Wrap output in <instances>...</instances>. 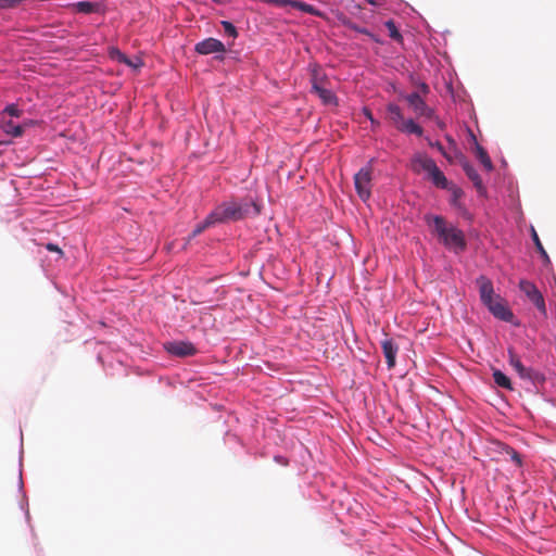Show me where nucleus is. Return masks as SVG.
<instances>
[{
    "mask_svg": "<svg viewBox=\"0 0 556 556\" xmlns=\"http://www.w3.org/2000/svg\"><path fill=\"white\" fill-rule=\"evenodd\" d=\"M435 162L425 155V154H416L413 159H412V169L413 172L419 174L420 172H426L427 174L431 170V168L433 166H435Z\"/></svg>",
    "mask_w": 556,
    "mask_h": 556,
    "instance_id": "f8f14e48",
    "label": "nucleus"
},
{
    "mask_svg": "<svg viewBox=\"0 0 556 556\" xmlns=\"http://www.w3.org/2000/svg\"><path fill=\"white\" fill-rule=\"evenodd\" d=\"M428 178L432 181V184L440 189L448 188L451 184L445 175L441 172L438 165L433 166L431 170L428 173Z\"/></svg>",
    "mask_w": 556,
    "mask_h": 556,
    "instance_id": "dca6fc26",
    "label": "nucleus"
},
{
    "mask_svg": "<svg viewBox=\"0 0 556 556\" xmlns=\"http://www.w3.org/2000/svg\"><path fill=\"white\" fill-rule=\"evenodd\" d=\"M287 1L288 2L285 3L281 8H286V7L290 5L294 9L305 12V13H309V14H314V15L317 14V11L315 10V8L308 3H305L302 1H296V0H287Z\"/></svg>",
    "mask_w": 556,
    "mask_h": 556,
    "instance_id": "4be33fe9",
    "label": "nucleus"
},
{
    "mask_svg": "<svg viewBox=\"0 0 556 556\" xmlns=\"http://www.w3.org/2000/svg\"><path fill=\"white\" fill-rule=\"evenodd\" d=\"M532 239H533V241H534V244H535V247H536L538 251H539V252H540V254L542 255V257H543L545 261H547V262H548V261H549L548 255H547V253H546L545 249L543 248V244L541 243L540 238H539V236H538V233L535 232V230H534V229H532Z\"/></svg>",
    "mask_w": 556,
    "mask_h": 556,
    "instance_id": "cd10ccee",
    "label": "nucleus"
},
{
    "mask_svg": "<svg viewBox=\"0 0 556 556\" xmlns=\"http://www.w3.org/2000/svg\"><path fill=\"white\" fill-rule=\"evenodd\" d=\"M445 190H448L451 192V203L453 205H456L458 200L464 194L463 190L452 182L448 185V188H446Z\"/></svg>",
    "mask_w": 556,
    "mask_h": 556,
    "instance_id": "393cba45",
    "label": "nucleus"
},
{
    "mask_svg": "<svg viewBox=\"0 0 556 556\" xmlns=\"http://www.w3.org/2000/svg\"><path fill=\"white\" fill-rule=\"evenodd\" d=\"M216 224L214 218H211V214L205 218L204 222H202L201 224H199L192 231V233L190 235V237L188 238V242L192 239V238H195L197 236H199L200 233H202L206 228H208L210 226Z\"/></svg>",
    "mask_w": 556,
    "mask_h": 556,
    "instance_id": "b1692460",
    "label": "nucleus"
},
{
    "mask_svg": "<svg viewBox=\"0 0 556 556\" xmlns=\"http://www.w3.org/2000/svg\"><path fill=\"white\" fill-rule=\"evenodd\" d=\"M435 147H437V149H439V151H440V152H441V153H442V154H443V155H444V156H445L450 162H452L451 156H450V155H447V154L444 152L443 147H442V144H441L440 142H437V143H435Z\"/></svg>",
    "mask_w": 556,
    "mask_h": 556,
    "instance_id": "c9c22d12",
    "label": "nucleus"
},
{
    "mask_svg": "<svg viewBox=\"0 0 556 556\" xmlns=\"http://www.w3.org/2000/svg\"><path fill=\"white\" fill-rule=\"evenodd\" d=\"M123 64H126L127 66H129L131 68H139L142 66V61L139 58H135L132 60V59H129L128 56H126V62H123Z\"/></svg>",
    "mask_w": 556,
    "mask_h": 556,
    "instance_id": "7c9ffc66",
    "label": "nucleus"
},
{
    "mask_svg": "<svg viewBox=\"0 0 556 556\" xmlns=\"http://www.w3.org/2000/svg\"><path fill=\"white\" fill-rule=\"evenodd\" d=\"M372 168L370 165L362 167L354 175V185L357 195L365 202L371 195Z\"/></svg>",
    "mask_w": 556,
    "mask_h": 556,
    "instance_id": "20e7f679",
    "label": "nucleus"
},
{
    "mask_svg": "<svg viewBox=\"0 0 556 556\" xmlns=\"http://www.w3.org/2000/svg\"><path fill=\"white\" fill-rule=\"evenodd\" d=\"M520 290L525 293L527 299L536 307V309L545 317L547 315L545 300L536 286L526 279L519 282Z\"/></svg>",
    "mask_w": 556,
    "mask_h": 556,
    "instance_id": "39448f33",
    "label": "nucleus"
},
{
    "mask_svg": "<svg viewBox=\"0 0 556 556\" xmlns=\"http://www.w3.org/2000/svg\"><path fill=\"white\" fill-rule=\"evenodd\" d=\"M73 9L78 13L90 14L100 10V4L91 1H78L72 4Z\"/></svg>",
    "mask_w": 556,
    "mask_h": 556,
    "instance_id": "f3484780",
    "label": "nucleus"
},
{
    "mask_svg": "<svg viewBox=\"0 0 556 556\" xmlns=\"http://www.w3.org/2000/svg\"><path fill=\"white\" fill-rule=\"evenodd\" d=\"M260 214V208L254 202H225L218 205L212 213L211 218L215 223H225L229 220H239L247 216H256Z\"/></svg>",
    "mask_w": 556,
    "mask_h": 556,
    "instance_id": "f03ea898",
    "label": "nucleus"
},
{
    "mask_svg": "<svg viewBox=\"0 0 556 556\" xmlns=\"http://www.w3.org/2000/svg\"><path fill=\"white\" fill-rule=\"evenodd\" d=\"M384 26L386 28L388 29L389 31V36L396 40V41H400L402 39V35L400 34L394 21L392 20H389L384 23Z\"/></svg>",
    "mask_w": 556,
    "mask_h": 556,
    "instance_id": "a878e982",
    "label": "nucleus"
},
{
    "mask_svg": "<svg viewBox=\"0 0 556 556\" xmlns=\"http://www.w3.org/2000/svg\"><path fill=\"white\" fill-rule=\"evenodd\" d=\"M476 155L486 172H491L493 169V163L488 152L479 144L476 147Z\"/></svg>",
    "mask_w": 556,
    "mask_h": 556,
    "instance_id": "412c9836",
    "label": "nucleus"
},
{
    "mask_svg": "<svg viewBox=\"0 0 556 556\" xmlns=\"http://www.w3.org/2000/svg\"><path fill=\"white\" fill-rule=\"evenodd\" d=\"M462 167L466 173L467 177L472 181L477 191L480 194L485 193V188L483 186L482 179L479 176L478 172L475 169V167L465 159L462 161Z\"/></svg>",
    "mask_w": 556,
    "mask_h": 556,
    "instance_id": "ddd939ff",
    "label": "nucleus"
},
{
    "mask_svg": "<svg viewBox=\"0 0 556 556\" xmlns=\"http://www.w3.org/2000/svg\"><path fill=\"white\" fill-rule=\"evenodd\" d=\"M371 125H372V127H375V126H378L379 123L377 121H375L374 123H371Z\"/></svg>",
    "mask_w": 556,
    "mask_h": 556,
    "instance_id": "ea45409f",
    "label": "nucleus"
},
{
    "mask_svg": "<svg viewBox=\"0 0 556 556\" xmlns=\"http://www.w3.org/2000/svg\"><path fill=\"white\" fill-rule=\"evenodd\" d=\"M222 26L224 28V31L230 36V37H233L236 38L238 33H237V29L236 27L232 25V23L228 22V21H223L222 22Z\"/></svg>",
    "mask_w": 556,
    "mask_h": 556,
    "instance_id": "c756f323",
    "label": "nucleus"
},
{
    "mask_svg": "<svg viewBox=\"0 0 556 556\" xmlns=\"http://www.w3.org/2000/svg\"><path fill=\"white\" fill-rule=\"evenodd\" d=\"M498 447V453L509 456L510 460L514 462L518 467L522 466L521 455L515 448L504 443H500Z\"/></svg>",
    "mask_w": 556,
    "mask_h": 556,
    "instance_id": "6ab92c4d",
    "label": "nucleus"
},
{
    "mask_svg": "<svg viewBox=\"0 0 556 556\" xmlns=\"http://www.w3.org/2000/svg\"><path fill=\"white\" fill-rule=\"evenodd\" d=\"M21 114H22V111L15 104L8 105L2 112V116H5V117L9 116L10 118L20 117Z\"/></svg>",
    "mask_w": 556,
    "mask_h": 556,
    "instance_id": "bb28decb",
    "label": "nucleus"
},
{
    "mask_svg": "<svg viewBox=\"0 0 556 556\" xmlns=\"http://www.w3.org/2000/svg\"><path fill=\"white\" fill-rule=\"evenodd\" d=\"M382 352L387 361V365L389 368H393L395 366V357L397 353V345L394 344L392 340L386 339L381 343Z\"/></svg>",
    "mask_w": 556,
    "mask_h": 556,
    "instance_id": "4468645a",
    "label": "nucleus"
},
{
    "mask_svg": "<svg viewBox=\"0 0 556 556\" xmlns=\"http://www.w3.org/2000/svg\"><path fill=\"white\" fill-rule=\"evenodd\" d=\"M397 130L406 134H414L416 136H421L424 130L417 125L413 119H405L401 125H399Z\"/></svg>",
    "mask_w": 556,
    "mask_h": 556,
    "instance_id": "aec40b11",
    "label": "nucleus"
},
{
    "mask_svg": "<svg viewBox=\"0 0 556 556\" xmlns=\"http://www.w3.org/2000/svg\"><path fill=\"white\" fill-rule=\"evenodd\" d=\"M364 114L366 115V117H368L370 119L371 123L375 122L372 114L368 109H364Z\"/></svg>",
    "mask_w": 556,
    "mask_h": 556,
    "instance_id": "e433bc0d",
    "label": "nucleus"
},
{
    "mask_svg": "<svg viewBox=\"0 0 556 556\" xmlns=\"http://www.w3.org/2000/svg\"><path fill=\"white\" fill-rule=\"evenodd\" d=\"M424 219L431 232L434 233L440 242L447 249L455 252H463L466 249V240L462 230L448 224L443 216L426 214Z\"/></svg>",
    "mask_w": 556,
    "mask_h": 556,
    "instance_id": "f257e3e1",
    "label": "nucleus"
},
{
    "mask_svg": "<svg viewBox=\"0 0 556 556\" xmlns=\"http://www.w3.org/2000/svg\"><path fill=\"white\" fill-rule=\"evenodd\" d=\"M195 51L200 54H211L215 52H225V45L215 38L204 39L195 45Z\"/></svg>",
    "mask_w": 556,
    "mask_h": 556,
    "instance_id": "1a4fd4ad",
    "label": "nucleus"
},
{
    "mask_svg": "<svg viewBox=\"0 0 556 556\" xmlns=\"http://www.w3.org/2000/svg\"><path fill=\"white\" fill-rule=\"evenodd\" d=\"M110 58L118 63L126 62V54L117 48H111L109 51Z\"/></svg>",
    "mask_w": 556,
    "mask_h": 556,
    "instance_id": "c85d7f7f",
    "label": "nucleus"
},
{
    "mask_svg": "<svg viewBox=\"0 0 556 556\" xmlns=\"http://www.w3.org/2000/svg\"><path fill=\"white\" fill-rule=\"evenodd\" d=\"M17 4L18 0H0V9L15 8Z\"/></svg>",
    "mask_w": 556,
    "mask_h": 556,
    "instance_id": "2f4dec72",
    "label": "nucleus"
},
{
    "mask_svg": "<svg viewBox=\"0 0 556 556\" xmlns=\"http://www.w3.org/2000/svg\"><path fill=\"white\" fill-rule=\"evenodd\" d=\"M366 1H367L368 3H370V4H374V5L376 4V1H375V0H366Z\"/></svg>",
    "mask_w": 556,
    "mask_h": 556,
    "instance_id": "58836bf2",
    "label": "nucleus"
},
{
    "mask_svg": "<svg viewBox=\"0 0 556 556\" xmlns=\"http://www.w3.org/2000/svg\"><path fill=\"white\" fill-rule=\"evenodd\" d=\"M489 311L498 319L504 321H511L514 318L513 312L506 306L501 296H496L491 303L485 305Z\"/></svg>",
    "mask_w": 556,
    "mask_h": 556,
    "instance_id": "6e6552de",
    "label": "nucleus"
},
{
    "mask_svg": "<svg viewBox=\"0 0 556 556\" xmlns=\"http://www.w3.org/2000/svg\"><path fill=\"white\" fill-rule=\"evenodd\" d=\"M166 350L170 354H173L175 356H180V357L191 356V355H194L197 352V349L194 348V345L192 343L182 342V341L168 343L166 345Z\"/></svg>",
    "mask_w": 556,
    "mask_h": 556,
    "instance_id": "9b49d317",
    "label": "nucleus"
},
{
    "mask_svg": "<svg viewBox=\"0 0 556 556\" xmlns=\"http://www.w3.org/2000/svg\"><path fill=\"white\" fill-rule=\"evenodd\" d=\"M477 283L479 286L480 299L484 305L496 299L497 295L494 293L493 283L490 279L481 276L477 279Z\"/></svg>",
    "mask_w": 556,
    "mask_h": 556,
    "instance_id": "9d476101",
    "label": "nucleus"
},
{
    "mask_svg": "<svg viewBox=\"0 0 556 556\" xmlns=\"http://www.w3.org/2000/svg\"><path fill=\"white\" fill-rule=\"evenodd\" d=\"M0 125L1 129L12 137L17 138L24 134V126L15 124L12 118L7 119L5 116H1Z\"/></svg>",
    "mask_w": 556,
    "mask_h": 556,
    "instance_id": "2eb2a0df",
    "label": "nucleus"
},
{
    "mask_svg": "<svg viewBox=\"0 0 556 556\" xmlns=\"http://www.w3.org/2000/svg\"><path fill=\"white\" fill-rule=\"evenodd\" d=\"M493 379L498 387L504 388L506 390H513L510 379L501 370L495 369L493 371Z\"/></svg>",
    "mask_w": 556,
    "mask_h": 556,
    "instance_id": "5701e85b",
    "label": "nucleus"
},
{
    "mask_svg": "<svg viewBox=\"0 0 556 556\" xmlns=\"http://www.w3.org/2000/svg\"><path fill=\"white\" fill-rule=\"evenodd\" d=\"M312 92L315 93L325 105H337L338 98L329 88V80L318 65L311 68Z\"/></svg>",
    "mask_w": 556,
    "mask_h": 556,
    "instance_id": "7ed1b4c3",
    "label": "nucleus"
},
{
    "mask_svg": "<svg viewBox=\"0 0 556 556\" xmlns=\"http://www.w3.org/2000/svg\"><path fill=\"white\" fill-rule=\"evenodd\" d=\"M348 26L357 31V33H361V34H365L367 36H370V37H374L366 28H362V27H358L357 25L353 24V23H349Z\"/></svg>",
    "mask_w": 556,
    "mask_h": 556,
    "instance_id": "473e14b6",
    "label": "nucleus"
},
{
    "mask_svg": "<svg viewBox=\"0 0 556 556\" xmlns=\"http://www.w3.org/2000/svg\"><path fill=\"white\" fill-rule=\"evenodd\" d=\"M387 112L389 119L397 129L399 125H401L405 121L400 106L394 103H390L387 106Z\"/></svg>",
    "mask_w": 556,
    "mask_h": 556,
    "instance_id": "a211bd4d",
    "label": "nucleus"
},
{
    "mask_svg": "<svg viewBox=\"0 0 556 556\" xmlns=\"http://www.w3.org/2000/svg\"><path fill=\"white\" fill-rule=\"evenodd\" d=\"M216 3H225L227 0H213Z\"/></svg>",
    "mask_w": 556,
    "mask_h": 556,
    "instance_id": "4c0bfd02",
    "label": "nucleus"
},
{
    "mask_svg": "<svg viewBox=\"0 0 556 556\" xmlns=\"http://www.w3.org/2000/svg\"><path fill=\"white\" fill-rule=\"evenodd\" d=\"M47 250L48 251H51V252H58L59 254H63L62 250L54 243H48L46 245Z\"/></svg>",
    "mask_w": 556,
    "mask_h": 556,
    "instance_id": "f704fd0d",
    "label": "nucleus"
},
{
    "mask_svg": "<svg viewBox=\"0 0 556 556\" xmlns=\"http://www.w3.org/2000/svg\"><path fill=\"white\" fill-rule=\"evenodd\" d=\"M429 91H430L429 86L426 83H420L418 85V91L417 92H419L421 94V97L422 96H427L429 93Z\"/></svg>",
    "mask_w": 556,
    "mask_h": 556,
    "instance_id": "72a5a7b5",
    "label": "nucleus"
},
{
    "mask_svg": "<svg viewBox=\"0 0 556 556\" xmlns=\"http://www.w3.org/2000/svg\"><path fill=\"white\" fill-rule=\"evenodd\" d=\"M405 99L417 116H424L429 119L434 118V111L426 104L419 92H412Z\"/></svg>",
    "mask_w": 556,
    "mask_h": 556,
    "instance_id": "0eeeda50",
    "label": "nucleus"
},
{
    "mask_svg": "<svg viewBox=\"0 0 556 556\" xmlns=\"http://www.w3.org/2000/svg\"><path fill=\"white\" fill-rule=\"evenodd\" d=\"M508 361L509 364L514 367V369L518 372L520 378L529 379L532 381H543L544 377L536 370L532 368H527L522 365L519 356L515 353L513 349L508 350Z\"/></svg>",
    "mask_w": 556,
    "mask_h": 556,
    "instance_id": "423d86ee",
    "label": "nucleus"
}]
</instances>
